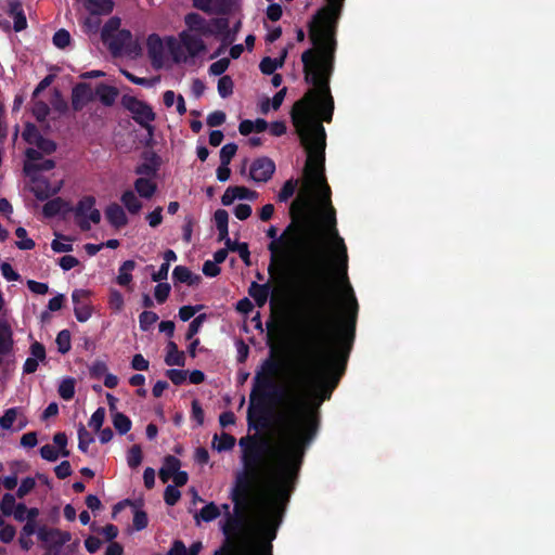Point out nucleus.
<instances>
[{"instance_id": "nucleus-1", "label": "nucleus", "mask_w": 555, "mask_h": 555, "mask_svg": "<svg viewBox=\"0 0 555 555\" xmlns=\"http://www.w3.org/2000/svg\"><path fill=\"white\" fill-rule=\"evenodd\" d=\"M298 100L291 112L307 153L305 194L289 207L291 222L278 236L271 225L268 272L281 284L296 281L300 302L310 312L302 379L320 402L330 400L345 374L354 341L358 301L348 282L347 247L336 229L332 190L325 177L326 133L312 115L327 116V93L319 85Z\"/></svg>"}, {"instance_id": "nucleus-2", "label": "nucleus", "mask_w": 555, "mask_h": 555, "mask_svg": "<svg viewBox=\"0 0 555 555\" xmlns=\"http://www.w3.org/2000/svg\"><path fill=\"white\" fill-rule=\"evenodd\" d=\"M284 406L285 411L276 417V423L283 429V442L279 448H272L267 438L257 434L240 439L243 470L235 474L229 494L233 511H230L228 503L221 505L224 514L221 530L225 539H236L240 543L256 539L255 527L278 485L281 459L296 442L299 446L302 442L299 472L307 449L318 436V406L310 404L301 395L288 397Z\"/></svg>"}, {"instance_id": "nucleus-3", "label": "nucleus", "mask_w": 555, "mask_h": 555, "mask_svg": "<svg viewBox=\"0 0 555 555\" xmlns=\"http://www.w3.org/2000/svg\"><path fill=\"white\" fill-rule=\"evenodd\" d=\"M302 447L296 442L281 459L278 485L263 516L255 527L256 539L248 543H240L236 539H224L215 555H273L272 542L276 539L286 506L295 490Z\"/></svg>"}, {"instance_id": "nucleus-4", "label": "nucleus", "mask_w": 555, "mask_h": 555, "mask_svg": "<svg viewBox=\"0 0 555 555\" xmlns=\"http://www.w3.org/2000/svg\"><path fill=\"white\" fill-rule=\"evenodd\" d=\"M345 0H326L308 24L309 39L313 48L301 54L305 81L319 85L327 93L326 120L333 118L334 99L330 90V80L334 72L337 48L336 33Z\"/></svg>"}, {"instance_id": "nucleus-5", "label": "nucleus", "mask_w": 555, "mask_h": 555, "mask_svg": "<svg viewBox=\"0 0 555 555\" xmlns=\"http://www.w3.org/2000/svg\"><path fill=\"white\" fill-rule=\"evenodd\" d=\"M281 369L282 362L271 349L269 358L262 361L254 377L250 405L247 411L249 428L256 430L268 428L271 425V410L268 404L284 402L286 391L274 380Z\"/></svg>"}, {"instance_id": "nucleus-6", "label": "nucleus", "mask_w": 555, "mask_h": 555, "mask_svg": "<svg viewBox=\"0 0 555 555\" xmlns=\"http://www.w3.org/2000/svg\"><path fill=\"white\" fill-rule=\"evenodd\" d=\"M180 43L179 44L175 38L170 37L168 40V48L172 59L176 63H180L185 61L186 57L182 54V47L186 50L188 55L191 57H195L198 54L206 51L207 47L202 36L192 34L188 30H182L179 34Z\"/></svg>"}, {"instance_id": "nucleus-7", "label": "nucleus", "mask_w": 555, "mask_h": 555, "mask_svg": "<svg viewBox=\"0 0 555 555\" xmlns=\"http://www.w3.org/2000/svg\"><path fill=\"white\" fill-rule=\"evenodd\" d=\"M121 105L132 114V118L138 125L152 134L154 130L152 121L155 120L156 115L150 104L133 95L124 94Z\"/></svg>"}, {"instance_id": "nucleus-8", "label": "nucleus", "mask_w": 555, "mask_h": 555, "mask_svg": "<svg viewBox=\"0 0 555 555\" xmlns=\"http://www.w3.org/2000/svg\"><path fill=\"white\" fill-rule=\"evenodd\" d=\"M108 49L113 55L125 54L132 59L141 55V44L133 40L132 34L128 29H120L112 39L108 40Z\"/></svg>"}, {"instance_id": "nucleus-9", "label": "nucleus", "mask_w": 555, "mask_h": 555, "mask_svg": "<svg viewBox=\"0 0 555 555\" xmlns=\"http://www.w3.org/2000/svg\"><path fill=\"white\" fill-rule=\"evenodd\" d=\"M38 540L44 551L61 555L62 548L70 542L72 533L59 528H49L46 525L38 528Z\"/></svg>"}, {"instance_id": "nucleus-10", "label": "nucleus", "mask_w": 555, "mask_h": 555, "mask_svg": "<svg viewBox=\"0 0 555 555\" xmlns=\"http://www.w3.org/2000/svg\"><path fill=\"white\" fill-rule=\"evenodd\" d=\"M275 171V164L269 157L256 158L249 169V177L256 182H268Z\"/></svg>"}, {"instance_id": "nucleus-11", "label": "nucleus", "mask_w": 555, "mask_h": 555, "mask_svg": "<svg viewBox=\"0 0 555 555\" xmlns=\"http://www.w3.org/2000/svg\"><path fill=\"white\" fill-rule=\"evenodd\" d=\"M208 28L211 30V36L220 38V41L222 43V47L219 48L214 56H217L221 53V50L223 47H227L229 44L233 43V37L229 35V18L224 17H215L208 21Z\"/></svg>"}, {"instance_id": "nucleus-12", "label": "nucleus", "mask_w": 555, "mask_h": 555, "mask_svg": "<svg viewBox=\"0 0 555 555\" xmlns=\"http://www.w3.org/2000/svg\"><path fill=\"white\" fill-rule=\"evenodd\" d=\"M132 506L134 508L133 513V528L137 531H141L145 529L149 525V518L147 514L140 509V507L143 505V503L140 501H131L129 499L122 500L118 503H116L113 506V516H115L117 513L121 512L126 506Z\"/></svg>"}, {"instance_id": "nucleus-13", "label": "nucleus", "mask_w": 555, "mask_h": 555, "mask_svg": "<svg viewBox=\"0 0 555 555\" xmlns=\"http://www.w3.org/2000/svg\"><path fill=\"white\" fill-rule=\"evenodd\" d=\"M33 183L30 191L38 201H46L51 196L57 194L62 188V182L59 185L52 186L49 179L41 176L28 177Z\"/></svg>"}, {"instance_id": "nucleus-14", "label": "nucleus", "mask_w": 555, "mask_h": 555, "mask_svg": "<svg viewBox=\"0 0 555 555\" xmlns=\"http://www.w3.org/2000/svg\"><path fill=\"white\" fill-rule=\"evenodd\" d=\"M94 100L91 86L87 82L77 83L72 90V107L74 111H81L89 102Z\"/></svg>"}, {"instance_id": "nucleus-15", "label": "nucleus", "mask_w": 555, "mask_h": 555, "mask_svg": "<svg viewBox=\"0 0 555 555\" xmlns=\"http://www.w3.org/2000/svg\"><path fill=\"white\" fill-rule=\"evenodd\" d=\"M143 163L134 168L135 175L140 177L154 178L160 167V158L155 152H144L142 154Z\"/></svg>"}, {"instance_id": "nucleus-16", "label": "nucleus", "mask_w": 555, "mask_h": 555, "mask_svg": "<svg viewBox=\"0 0 555 555\" xmlns=\"http://www.w3.org/2000/svg\"><path fill=\"white\" fill-rule=\"evenodd\" d=\"M184 24L188 31L202 37H210L211 30L208 28V21L196 12H190L184 16Z\"/></svg>"}, {"instance_id": "nucleus-17", "label": "nucleus", "mask_w": 555, "mask_h": 555, "mask_svg": "<svg viewBox=\"0 0 555 555\" xmlns=\"http://www.w3.org/2000/svg\"><path fill=\"white\" fill-rule=\"evenodd\" d=\"M147 53L154 68L163 66L164 46L157 34H151L146 40Z\"/></svg>"}, {"instance_id": "nucleus-18", "label": "nucleus", "mask_w": 555, "mask_h": 555, "mask_svg": "<svg viewBox=\"0 0 555 555\" xmlns=\"http://www.w3.org/2000/svg\"><path fill=\"white\" fill-rule=\"evenodd\" d=\"M72 210L73 207L62 197H54L48 201L42 207V214L46 218H53L59 215L65 218Z\"/></svg>"}, {"instance_id": "nucleus-19", "label": "nucleus", "mask_w": 555, "mask_h": 555, "mask_svg": "<svg viewBox=\"0 0 555 555\" xmlns=\"http://www.w3.org/2000/svg\"><path fill=\"white\" fill-rule=\"evenodd\" d=\"M105 217L111 225L120 229L128 223V218L122 207L117 203L109 204L105 209Z\"/></svg>"}, {"instance_id": "nucleus-20", "label": "nucleus", "mask_w": 555, "mask_h": 555, "mask_svg": "<svg viewBox=\"0 0 555 555\" xmlns=\"http://www.w3.org/2000/svg\"><path fill=\"white\" fill-rule=\"evenodd\" d=\"M172 280L175 284L183 283L189 286H193L198 284L202 278L198 274H194L185 266H177L172 271Z\"/></svg>"}, {"instance_id": "nucleus-21", "label": "nucleus", "mask_w": 555, "mask_h": 555, "mask_svg": "<svg viewBox=\"0 0 555 555\" xmlns=\"http://www.w3.org/2000/svg\"><path fill=\"white\" fill-rule=\"evenodd\" d=\"M118 94L119 92L116 87L108 86L104 82H101L95 87L94 95L99 98L100 102L104 106H112L115 103Z\"/></svg>"}, {"instance_id": "nucleus-22", "label": "nucleus", "mask_w": 555, "mask_h": 555, "mask_svg": "<svg viewBox=\"0 0 555 555\" xmlns=\"http://www.w3.org/2000/svg\"><path fill=\"white\" fill-rule=\"evenodd\" d=\"M271 286L269 283L258 284L257 282H251L248 294L255 300L256 305L261 308L263 307L269 298Z\"/></svg>"}, {"instance_id": "nucleus-23", "label": "nucleus", "mask_w": 555, "mask_h": 555, "mask_svg": "<svg viewBox=\"0 0 555 555\" xmlns=\"http://www.w3.org/2000/svg\"><path fill=\"white\" fill-rule=\"evenodd\" d=\"M181 467V462L173 455L164 457L163 467L159 469V478L163 482H167Z\"/></svg>"}, {"instance_id": "nucleus-24", "label": "nucleus", "mask_w": 555, "mask_h": 555, "mask_svg": "<svg viewBox=\"0 0 555 555\" xmlns=\"http://www.w3.org/2000/svg\"><path fill=\"white\" fill-rule=\"evenodd\" d=\"M168 351L165 357V363L168 366H184L185 365V354L183 351L178 349V346L175 341L169 340L167 345Z\"/></svg>"}, {"instance_id": "nucleus-25", "label": "nucleus", "mask_w": 555, "mask_h": 555, "mask_svg": "<svg viewBox=\"0 0 555 555\" xmlns=\"http://www.w3.org/2000/svg\"><path fill=\"white\" fill-rule=\"evenodd\" d=\"M55 167V162L53 159H41L38 163L25 162L24 163V172L27 177L40 176L41 171H49Z\"/></svg>"}, {"instance_id": "nucleus-26", "label": "nucleus", "mask_w": 555, "mask_h": 555, "mask_svg": "<svg viewBox=\"0 0 555 555\" xmlns=\"http://www.w3.org/2000/svg\"><path fill=\"white\" fill-rule=\"evenodd\" d=\"M134 190L141 197L151 198L155 194L157 185L151 179L140 177L134 181Z\"/></svg>"}, {"instance_id": "nucleus-27", "label": "nucleus", "mask_w": 555, "mask_h": 555, "mask_svg": "<svg viewBox=\"0 0 555 555\" xmlns=\"http://www.w3.org/2000/svg\"><path fill=\"white\" fill-rule=\"evenodd\" d=\"M85 7L91 14H109L114 9V2L112 0H86Z\"/></svg>"}, {"instance_id": "nucleus-28", "label": "nucleus", "mask_w": 555, "mask_h": 555, "mask_svg": "<svg viewBox=\"0 0 555 555\" xmlns=\"http://www.w3.org/2000/svg\"><path fill=\"white\" fill-rule=\"evenodd\" d=\"M137 263L134 260H126L121 263L118 269V275L116 282L120 286H128L132 281L131 272L134 270Z\"/></svg>"}, {"instance_id": "nucleus-29", "label": "nucleus", "mask_w": 555, "mask_h": 555, "mask_svg": "<svg viewBox=\"0 0 555 555\" xmlns=\"http://www.w3.org/2000/svg\"><path fill=\"white\" fill-rule=\"evenodd\" d=\"M12 348V331L5 322H0V354H8Z\"/></svg>"}, {"instance_id": "nucleus-30", "label": "nucleus", "mask_w": 555, "mask_h": 555, "mask_svg": "<svg viewBox=\"0 0 555 555\" xmlns=\"http://www.w3.org/2000/svg\"><path fill=\"white\" fill-rule=\"evenodd\" d=\"M120 201L125 205L127 210L132 215L138 214L142 208V203L139 201V198L131 190L125 191L121 194Z\"/></svg>"}, {"instance_id": "nucleus-31", "label": "nucleus", "mask_w": 555, "mask_h": 555, "mask_svg": "<svg viewBox=\"0 0 555 555\" xmlns=\"http://www.w3.org/2000/svg\"><path fill=\"white\" fill-rule=\"evenodd\" d=\"M95 205V198L93 196H85L82 197L76 205L75 208H73L72 211L75 212V217L78 219H81L82 217H87V214H89Z\"/></svg>"}, {"instance_id": "nucleus-32", "label": "nucleus", "mask_w": 555, "mask_h": 555, "mask_svg": "<svg viewBox=\"0 0 555 555\" xmlns=\"http://www.w3.org/2000/svg\"><path fill=\"white\" fill-rule=\"evenodd\" d=\"M225 246L228 251H236L245 264H250V253L247 243L228 241V244Z\"/></svg>"}, {"instance_id": "nucleus-33", "label": "nucleus", "mask_w": 555, "mask_h": 555, "mask_svg": "<svg viewBox=\"0 0 555 555\" xmlns=\"http://www.w3.org/2000/svg\"><path fill=\"white\" fill-rule=\"evenodd\" d=\"M235 438L227 433H222L220 436L215 434L214 436V447L219 452L232 450L235 446Z\"/></svg>"}, {"instance_id": "nucleus-34", "label": "nucleus", "mask_w": 555, "mask_h": 555, "mask_svg": "<svg viewBox=\"0 0 555 555\" xmlns=\"http://www.w3.org/2000/svg\"><path fill=\"white\" fill-rule=\"evenodd\" d=\"M113 425L119 435H126L131 429V420L121 412L113 414Z\"/></svg>"}, {"instance_id": "nucleus-35", "label": "nucleus", "mask_w": 555, "mask_h": 555, "mask_svg": "<svg viewBox=\"0 0 555 555\" xmlns=\"http://www.w3.org/2000/svg\"><path fill=\"white\" fill-rule=\"evenodd\" d=\"M57 392L62 399L72 400L75 396V379L73 377L64 378L59 385Z\"/></svg>"}, {"instance_id": "nucleus-36", "label": "nucleus", "mask_w": 555, "mask_h": 555, "mask_svg": "<svg viewBox=\"0 0 555 555\" xmlns=\"http://www.w3.org/2000/svg\"><path fill=\"white\" fill-rule=\"evenodd\" d=\"M21 412V408L14 406L4 411V414L0 417V427L4 430H10L13 423L17 420Z\"/></svg>"}, {"instance_id": "nucleus-37", "label": "nucleus", "mask_w": 555, "mask_h": 555, "mask_svg": "<svg viewBox=\"0 0 555 555\" xmlns=\"http://www.w3.org/2000/svg\"><path fill=\"white\" fill-rule=\"evenodd\" d=\"M235 0H212L211 14L228 15L232 12Z\"/></svg>"}, {"instance_id": "nucleus-38", "label": "nucleus", "mask_w": 555, "mask_h": 555, "mask_svg": "<svg viewBox=\"0 0 555 555\" xmlns=\"http://www.w3.org/2000/svg\"><path fill=\"white\" fill-rule=\"evenodd\" d=\"M218 93L222 99L229 98L233 93L234 82L228 75L221 76L218 80Z\"/></svg>"}, {"instance_id": "nucleus-39", "label": "nucleus", "mask_w": 555, "mask_h": 555, "mask_svg": "<svg viewBox=\"0 0 555 555\" xmlns=\"http://www.w3.org/2000/svg\"><path fill=\"white\" fill-rule=\"evenodd\" d=\"M55 343L60 353H67L72 348L70 332L68 330H62L59 332Z\"/></svg>"}, {"instance_id": "nucleus-40", "label": "nucleus", "mask_w": 555, "mask_h": 555, "mask_svg": "<svg viewBox=\"0 0 555 555\" xmlns=\"http://www.w3.org/2000/svg\"><path fill=\"white\" fill-rule=\"evenodd\" d=\"M219 515L220 508L214 502L203 506L198 513V517L206 522L215 520Z\"/></svg>"}, {"instance_id": "nucleus-41", "label": "nucleus", "mask_w": 555, "mask_h": 555, "mask_svg": "<svg viewBox=\"0 0 555 555\" xmlns=\"http://www.w3.org/2000/svg\"><path fill=\"white\" fill-rule=\"evenodd\" d=\"M78 449L83 452V453H87L88 452V448H89V444L92 443L94 441V438L93 436L86 429V427L80 424L79 425V428H78Z\"/></svg>"}, {"instance_id": "nucleus-42", "label": "nucleus", "mask_w": 555, "mask_h": 555, "mask_svg": "<svg viewBox=\"0 0 555 555\" xmlns=\"http://www.w3.org/2000/svg\"><path fill=\"white\" fill-rule=\"evenodd\" d=\"M143 460L142 449L139 444H133L127 453V463L130 468H137Z\"/></svg>"}, {"instance_id": "nucleus-43", "label": "nucleus", "mask_w": 555, "mask_h": 555, "mask_svg": "<svg viewBox=\"0 0 555 555\" xmlns=\"http://www.w3.org/2000/svg\"><path fill=\"white\" fill-rule=\"evenodd\" d=\"M120 26V20L118 17H111L103 26L102 38L104 41H108L112 37L118 33Z\"/></svg>"}, {"instance_id": "nucleus-44", "label": "nucleus", "mask_w": 555, "mask_h": 555, "mask_svg": "<svg viewBox=\"0 0 555 555\" xmlns=\"http://www.w3.org/2000/svg\"><path fill=\"white\" fill-rule=\"evenodd\" d=\"M90 221L93 223H99L101 221V212L99 209L93 208L88 215L87 218L82 217L77 220V224L81 231H89L91 229Z\"/></svg>"}, {"instance_id": "nucleus-45", "label": "nucleus", "mask_w": 555, "mask_h": 555, "mask_svg": "<svg viewBox=\"0 0 555 555\" xmlns=\"http://www.w3.org/2000/svg\"><path fill=\"white\" fill-rule=\"evenodd\" d=\"M15 235L20 238L16 242L17 248L22 250H30L35 247V242L31 238H27V231L23 227H18L15 230Z\"/></svg>"}, {"instance_id": "nucleus-46", "label": "nucleus", "mask_w": 555, "mask_h": 555, "mask_svg": "<svg viewBox=\"0 0 555 555\" xmlns=\"http://www.w3.org/2000/svg\"><path fill=\"white\" fill-rule=\"evenodd\" d=\"M297 186V181L294 179H289L285 181L283 186L281 188L278 194V201L281 203L287 202L295 193Z\"/></svg>"}, {"instance_id": "nucleus-47", "label": "nucleus", "mask_w": 555, "mask_h": 555, "mask_svg": "<svg viewBox=\"0 0 555 555\" xmlns=\"http://www.w3.org/2000/svg\"><path fill=\"white\" fill-rule=\"evenodd\" d=\"M206 319H207V314L202 313V314H198L197 317H195L191 321V323L189 324L186 334H185L186 340H191L199 332V330H201L203 323L206 321Z\"/></svg>"}, {"instance_id": "nucleus-48", "label": "nucleus", "mask_w": 555, "mask_h": 555, "mask_svg": "<svg viewBox=\"0 0 555 555\" xmlns=\"http://www.w3.org/2000/svg\"><path fill=\"white\" fill-rule=\"evenodd\" d=\"M70 39V34L66 29L61 28L53 35L52 41L56 48L65 49L69 46Z\"/></svg>"}, {"instance_id": "nucleus-49", "label": "nucleus", "mask_w": 555, "mask_h": 555, "mask_svg": "<svg viewBox=\"0 0 555 555\" xmlns=\"http://www.w3.org/2000/svg\"><path fill=\"white\" fill-rule=\"evenodd\" d=\"M158 315L153 311H143L139 315L140 328L144 332L149 331L151 326L156 323Z\"/></svg>"}, {"instance_id": "nucleus-50", "label": "nucleus", "mask_w": 555, "mask_h": 555, "mask_svg": "<svg viewBox=\"0 0 555 555\" xmlns=\"http://www.w3.org/2000/svg\"><path fill=\"white\" fill-rule=\"evenodd\" d=\"M158 284L155 286V289H154V297L156 299V301L158 304H164L169 295H170V291H171V286L170 284L166 283V282H157Z\"/></svg>"}, {"instance_id": "nucleus-51", "label": "nucleus", "mask_w": 555, "mask_h": 555, "mask_svg": "<svg viewBox=\"0 0 555 555\" xmlns=\"http://www.w3.org/2000/svg\"><path fill=\"white\" fill-rule=\"evenodd\" d=\"M237 145L235 143H228L220 150V164L230 165L232 158L235 156Z\"/></svg>"}, {"instance_id": "nucleus-52", "label": "nucleus", "mask_w": 555, "mask_h": 555, "mask_svg": "<svg viewBox=\"0 0 555 555\" xmlns=\"http://www.w3.org/2000/svg\"><path fill=\"white\" fill-rule=\"evenodd\" d=\"M16 505L15 495L5 493L0 502V509L4 516H11Z\"/></svg>"}, {"instance_id": "nucleus-53", "label": "nucleus", "mask_w": 555, "mask_h": 555, "mask_svg": "<svg viewBox=\"0 0 555 555\" xmlns=\"http://www.w3.org/2000/svg\"><path fill=\"white\" fill-rule=\"evenodd\" d=\"M22 137L28 144L35 145V141H38V139L42 138L43 135L35 125L27 124Z\"/></svg>"}, {"instance_id": "nucleus-54", "label": "nucleus", "mask_w": 555, "mask_h": 555, "mask_svg": "<svg viewBox=\"0 0 555 555\" xmlns=\"http://www.w3.org/2000/svg\"><path fill=\"white\" fill-rule=\"evenodd\" d=\"M50 113L49 105L43 101H37L33 106V114L38 121H44Z\"/></svg>"}, {"instance_id": "nucleus-55", "label": "nucleus", "mask_w": 555, "mask_h": 555, "mask_svg": "<svg viewBox=\"0 0 555 555\" xmlns=\"http://www.w3.org/2000/svg\"><path fill=\"white\" fill-rule=\"evenodd\" d=\"M181 493L177 487L168 485L164 492V501L167 505L173 506L180 500Z\"/></svg>"}, {"instance_id": "nucleus-56", "label": "nucleus", "mask_w": 555, "mask_h": 555, "mask_svg": "<svg viewBox=\"0 0 555 555\" xmlns=\"http://www.w3.org/2000/svg\"><path fill=\"white\" fill-rule=\"evenodd\" d=\"M104 420H105V409L100 406L91 415V418H90L88 425H89V427L93 428L95 431H99L104 423Z\"/></svg>"}, {"instance_id": "nucleus-57", "label": "nucleus", "mask_w": 555, "mask_h": 555, "mask_svg": "<svg viewBox=\"0 0 555 555\" xmlns=\"http://www.w3.org/2000/svg\"><path fill=\"white\" fill-rule=\"evenodd\" d=\"M35 145L41 153L48 155L56 151V143L53 140L47 139L44 137L39 138L38 141H35Z\"/></svg>"}, {"instance_id": "nucleus-58", "label": "nucleus", "mask_w": 555, "mask_h": 555, "mask_svg": "<svg viewBox=\"0 0 555 555\" xmlns=\"http://www.w3.org/2000/svg\"><path fill=\"white\" fill-rule=\"evenodd\" d=\"M36 487V481L33 477H26L22 480L17 491L16 496L18 499L25 498L29 492H31Z\"/></svg>"}, {"instance_id": "nucleus-59", "label": "nucleus", "mask_w": 555, "mask_h": 555, "mask_svg": "<svg viewBox=\"0 0 555 555\" xmlns=\"http://www.w3.org/2000/svg\"><path fill=\"white\" fill-rule=\"evenodd\" d=\"M230 60L227 57H222L216 62H214L209 68L208 73L214 76H221L229 67Z\"/></svg>"}, {"instance_id": "nucleus-60", "label": "nucleus", "mask_w": 555, "mask_h": 555, "mask_svg": "<svg viewBox=\"0 0 555 555\" xmlns=\"http://www.w3.org/2000/svg\"><path fill=\"white\" fill-rule=\"evenodd\" d=\"M166 376L172 382V384L179 386L186 380L188 371L169 369L166 371Z\"/></svg>"}, {"instance_id": "nucleus-61", "label": "nucleus", "mask_w": 555, "mask_h": 555, "mask_svg": "<svg viewBox=\"0 0 555 555\" xmlns=\"http://www.w3.org/2000/svg\"><path fill=\"white\" fill-rule=\"evenodd\" d=\"M204 308L203 305H196V306H182L179 309V318L181 321L186 322L191 318L195 315L199 310Z\"/></svg>"}, {"instance_id": "nucleus-62", "label": "nucleus", "mask_w": 555, "mask_h": 555, "mask_svg": "<svg viewBox=\"0 0 555 555\" xmlns=\"http://www.w3.org/2000/svg\"><path fill=\"white\" fill-rule=\"evenodd\" d=\"M90 376L92 378H101L107 372V365L102 360H95L89 367Z\"/></svg>"}, {"instance_id": "nucleus-63", "label": "nucleus", "mask_w": 555, "mask_h": 555, "mask_svg": "<svg viewBox=\"0 0 555 555\" xmlns=\"http://www.w3.org/2000/svg\"><path fill=\"white\" fill-rule=\"evenodd\" d=\"M1 273L7 281L16 282L21 280V275L8 262L0 266Z\"/></svg>"}, {"instance_id": "nucleus-64", "label": "nucleus", "mask_w": 555, "mask_h": 555, "mask_svg": "<svg viewBox=\"0 0 555 555\" xmlns=\"http://www.w3.org/2000/svg\"><path fill=\"white\" fill-rule=\"evenodd\" d=\"M225 113L222 111H215L207 116L206 122L209 127H219L225 121Z\"/></svg>"}]
</instances>
